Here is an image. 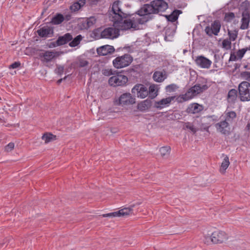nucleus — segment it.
<instances>
[{
    "instance_id": "f257e3e1",
    "label": "nucleus",
    "mask_w": 250,
    "mask_h": 250,
    "mask_svg": "<svg viewBox=\"0 0 250 250\" xmlns=\"http://www.w3.org/2000/svg\"><path fill=\"white\" fill-rule=\"evenodd\" d=\"M168 8L167 3L164 0H154L150 4L144 5L141 8L143 14H157L165 11Z\"/></svg>"
},
{
    "instance_id": "f03ea898",
    "label": "nucleus",
    "mask_w": 250,
    "mask_h": 250,
    "mask_svg": "<svg viewBox=\"0 0 250 250\" xmlns=\"http://www.w3.org/2000/svg\"><path fill=\"white\" fill-rule=\"evenodd\" d=\"M208 88V86L206 84H197L189 89L185 94L180 96V99H182V101L180 100V102L189 100Z\"/></svg>"
},
{
    "instance_id": "7ed1b4c3",
    "label": "nucleus",
    "mask_w": 250,
    "mask_h": 250,
    "mask_svg": "<svg viewBox=\"0 0 250 250\" xmlns=\"http://www.w3.org/2000/svg\"><path fill=\"white\" fill-rule=\"evenodd\" d=\"M136 103V99L130 93H124L114 100L115 105L127 107Z\"/></svg>"
},
{
    "instance_id": "20e7f679",
    "label": "nucleus",
    "mask_w": 250,
    "mask_h": 250,
    "mask_svg": "<svg viewBox=\"0 0 250 250\" xmlns=\"http://www.w3.org/2000/svg\"><path fill=\"white\" fill-rule=\"evenodd\" d=\"M121 2L119 0L115 1L112 7V14H110V20L113 21H119L121 19L126 18L127 14L122 11L120 7Z\"/></svg>"
},
{
    "instance_id": "39448f33",
    "label": "nucleus",
    "mask_w": 250,
    "mask_h": 250,
    "mask_svg": "<svg viewBox=\"0 0 250 250\" xmlns=\"http://www.w3.org/2000/svg\"><path fill=\"white\" fill-rule=\"evenodd\" d=\"M133 58L129 54H126L116 57L113 61V65L117 69L128 66L132 62Z\"/></svg>"
},
{
    "instance_id": "423d86ee",
    "label": "nucleus",
    "mask_w": 250,
    "mask_h": 250,
    "mask_svg": "<svg viewBox=\"0 0 250 250\" xmlns=\"http://www.w3.org/2000/svg\"><path fill=\"white\" fill-rule=\"evenodd\" d=\"M113 26L117 28L119 30H126L131 28L137 29L136 22L135 20L126 19L123 21V19L119 21L113 22Z\"/></svg>"
},
{
    "instance_id": "0eeeda50",
    "label": "nucleus",
    "mask_w": 250,
    "mask_h": 250,
    "mask_svg": "<svg viewBox=\"0 0 250 250\" xmlns=\"http://www.w3.org/2000/svg\"><path fill=\"white\" fill-rule=\"evenodd\" d=\"M239 98L241 101H250V83L248 82H243L238 86Z\"/></svg>"
},
{
    "instance_id": "6e6552de",
    "label": "nucleus",
    "mask_w": 250,
    "mask_h": 250,
    "mask_svg": "<svg viewBox=\"0 0 250 250\" xmlns=\"http://www.w3.org/2000/svg\"><path fill=\"white\" fill-rule=\"evenodd\" d=\"M127 82V77L120 73L111 77L108 80L109 84L114 87L124 86Z\"/></svg>"
},
{
    "instance_id": "1a4fd4ad",
    "label": "nucleus",
    "mask_w": 250,
    "mask_h": 250,
    "mask_svg": "<svg viewBox=\"0 0 250 250\" xmlns=\"http://www.w3.org/2000/svg\"><path fill=\"white\" fill-rule=\"evenodd\" d=\"M119 35V31L115 26L105 28L101 32V38L113 39L117 38Z\"/></svg>"
},
{
    "instance_id": "9d476101",
    "label": "nucleus",
    "mask_w": 250,
    "mask_h": 250,
    "mask_svg": "<svg viewBox=\"0 0 250 250\" xmlns=\"http://www.w3.org/2000/svg\"><path fill=\"white\" fill-rule=\"evenodd\" d=\"M131 92L138 98H145L148 94L147 87L142 84H136L131 89Z\"/></svg>"
},
{
    "instance_id": "9b49d317",
    "label": "nucleus",
    "mask_w": 250,
    "mask_h": 250,
    "mask_svg": "<svg viewBox=\"0 0 250 250\" xmlns=\"http://www.w3.org/2000/svg\"><path fill=\"white\" fill-rule=\"evenodd\" d=\"M228 238L227 234L223 231L216 230L211 234L212 243H221L226 241Z\"/></svg>"
},
{
    "instance_id": "f8f14e48",
    "label": "nucleus",
    "mask_w": 250,
    "mask_h": 250,
    "mask_svg": "<svg viewBox=\"0 0 250 250\" xmlns=\"http://www.w3.org/2000/svg\"><path fill=\"white\" fill-rule=\"evenodd\" d=\"M217 132L223 135H229L230 132L229 124L226 121H222L215 125Z\"/></svg>"
},
{
    "instance_id": "ddd939ff",
    "label": "nucleus",
    "mask_w": 250,
    "mask_h": 250,
    "mask_svg": "<svg viewBox=\"0 0 250 250\" xmlns=\"http://www.w3.org/2000/svg\"><path fill=\"white\" fill-rule=\"evenodd\" d=\"M195 61L197 65L202 68L208 69L212 64L210 60L203 56H197Z\"/></svg>"
},
{
    "instance_id": "4468645a",
    "label": "nucleus",
    "mask_w": 250,
    "mask_h": 250,
    "mask_svg": "<svg viewBox=\"0 0 250 250\" xmlns=\"http://www.w3.org/2000/svg\"><path fill=\"white\" fill-rule=\"evenodd\" d=\"M221 24L218 21H215L210 26H207L205 32L209 36L212 35H217L220 31Z\"/></svg>"
},
{
    "instance_id": "2eb2a0df",
    "label": "nucleus",
    "mask_w": 250,
    "mask_h": 250,
    "mask_svg": "<svg viewBox=\"0 0 250 250\" xmlns=\"http://www.w3.org/2000/svg\"><path fill=\"white\" fill-rule=\"evenodd\" d=\"M175 98V96H171L162 99L160 101L155 102L154 106L157 109H161L169 106L171 102L174 100Z\"/></svg>"
},
{
    "instance_id": "dca6fc26",
    "label": "nucleus",
    "mask_w": 250,
    "mask_h": 250,
    "mask_svg": "<svg viewBox=\"0 0 250 250\" xmlns=\"http://www.w3.org/2000/svg\"><path fill=\"white\" fill-rule=\"evenodd\" d=\"M132 213V209L130 208H124L120 209L118 211L112 213L104 214L103 215L104 217H110V216H127Z\"/></svg>"
},
{
    "instance_id": "f3484780",
    "label": "nucleus",
    "mask_w": 250,
    "mask_h": 250,
    "mask_svg": "<svg viewBox=\"0 0 250 250\" xmlns=\"http://www.w3.org/2000/svg\"><path fill=\"white\" fill-rule=\"evenodd\" d=\"M37 33L41 37L47 38L52 36L53 34V30L50 27L44 26L39 29Z\"/></svg>"
},
{
    "instance_id": "a211bd4d",
    "label": "nucleus",
    "mask_w": 250,
    "mask_h": 250,
    "mask_svg": "<svg viewBox=\"0 0 250 250\" xmlns=\"http://www.w3.org/2000/svg\"><path fill=\"white\" fill-rule=\"evenodd\" d=\"M57 56H58V52L52 51H46L44 53L40 54V57L43 58L42 61L45 62H49L51 61Z\"/></svg>"
},
{
    "instance_id": "6ab92c4d",
    "label": "nucleus",
    "mask_w": 250,
    "mask_h": 250,
    "mask_svg": "<svg viewBox=\"0 0 250 250\" xmlns=\"http://www.w3.org/2000/svg\"><path fill=\"white\" fill-rule=\"evenodd\" d=\"M97 51L99 55L105 56L113 53L114 51V48L112 46L106 45L98 48Z\"/></svg>"
},
{
    "instance_id": "aec40b11",
    "label": "nucleus",
    "mask_w": 250,
    "mask_h": 250,
    "mask_svg": "<svg viewBox=\"0 0 250 250\" xmlns=\"http://www.w3.org/2000/svg\"><path fill=\"white\" fill-rule=\"evenodd\" d=\"M203 109V106L197 103L190 104L187 109V112L189 114H196Z\"/></svg>"
},
{
    "instance_id": "412c9836",
    "label": "nucleus",
    "mask_w": 250,
    "mask_h": 250,
    "mask_svg": "<svg viewBox=\"0 0 250 250\" xmlns=\"http://www.w3.org/2000/svg\"><path fill=\"white\" fill-rule=\"evenodd\" d=\"M242 17L240 29L242 30L247 29L249 27L250 15L248 13H242Z\"/></svg>"
},
{
    "instance_id": "4be33fe9",
    "label": "nucleus",
    "mask_w": 250,
    "mask_h": 250,
    "mask_svg": "<svg viewBox=\"0 0 250 250\" xmlns=\"http://www.w3.org/2000/svg\"><path fill=\"white\" fill-rule=\"evenodd\" d=\"M138 16L136 18H133L135 21L136 22L137 29L138 28V24H143L147 21L148 17L150 14H143L141 12V9L138 11Z\"/></svg>"
},
{
    "instance_id": "5701e85b",
    "label": "nucleus",
    "mask_w": 250,
    "mask_h": 250,
    "mask_svg": "<svg viewBox=\"0 0 250 250\" xmlns=\"http://www.w3.org/2000/svg\"><path fill=\"white\" fill-rule=\"evenodd\" d=\"M73 39L72 35L70 33H66L62 36H60L57 40L58 45H63Z\"/></svg>"
},
{
    "instance_id": "b1692460",
    "label": "nucleus",
    "mask_w": 250,
    "mask_h": 250,
    "mask_svg": "<svg viewBox=\"0 0 250 250\" xmlns=\"http://www.w3.org/2000/svg\"><path fill=\"white\" fill-rule=\"evenodd\" d=\"M197 122V121L195 120L193 123L188 122L184 123L183 129L188 130L194 134L199 130L198 128L196 126V123Z\"/></svg>"
},
{
    "instance_id": "393cba45",
    "label": "nucleus",
    "mask_w": 250,
    "mask_h": 250,
    "mask_svg": "<svg viewBox=\"0 0 250 250\" xmlns=\"http://www.w3.org/2000/svg\"><path fill=\"white\" fill-rule=\"evenodd\" d=\"M151 105V101L146 99L141 102L138 104L137 109L141 111H144L150 108Z\"/></svg>"
},
{
    "instance_id": "a878e982",
    "label": "nucleus",
    "mask_w": 250,
    "mask_h": 250,
    "mask_svg": "<svg viewBox=\"0 0 250 250\" xmlns=\"http://www.w3.org/2000/svg\"><path fill=\"white\" fill-rule=\"evenodd\" d=\"M236 117V114L234 111H226L224 114V118L227 123H231Z\"/></svg>"
},
{
    "instance_id": "bb28decb",
    "label": "nucleus",
    "mask_w": 250,
    "mask_h": 250,
    "mask_svg": "<svg viewBox=\"0 0 250 250\" xmlns=\"http://www.w3.org/2000/svg\"><path fill=\"white\" fill-rule=\"evenodd\" d=\"M237 98V91L236 89L230 90L228 94L227 100L229 103H234Z\"/></svg>"
},
{
    "instance_id": "cd10ccee",
    "label": "nucleus",
    "mask_w": 250,
    "mask_h": 250,
    "mask_svg": "<svg viewBox=\"0 0 250 250\" xmlns=\"http://www.w3.org/2000/svg\"><path fill=\"white\" fill-rule=\"evenodd\" d=\"M64 19L65 18L62 14L58 13L52 18L51 23L54 25L60 24L63 21Z\"/></svg>"
},
{
    "instance_id": "c85d7f7f",
    "label": "nucleus",
    "mask_w": 250,
    "mask_h": 250,
    "mask_svg": "<svg viewBox=\"0 0 250 250\" xmlns=\"http://www.w3.org/2000/svg\"><path fill=\"white\" fill-rule=\"evenodd\" d=\"M166 78L165 74L161 71L155 72L153 76L154 80L157 82H162Z\"/></svg>"
},
{
    "instance_id": "c756f323",
    "label": "nucleus",
    "mask_w": 250,
    "mask_h": 250,
    "mask_svg": "<svg viewBox=\"0 0 250 250\" xmlns=\"http://www.w3.org/2000/svg\"><path fill=\"white\" fill-rule=\"evenodd\" d=\"M240 11L242 13H250V4L248 0H245L240 5L239 8Z\"/></svg>"
},
{
    "instance_id": "7c9ffc66",
    "label": "nucleus",
    "mask_w": 250,
    "mask_h": 250,
    "mask_svg": "<svg viewBox=\"0 0 250 250\" xmlns=\"http://www.w3.org/2000/svg\"><path fill=\"white\" fill-rule=\"evenodd\" d=\"M229 159L228 156H226L221 164V167L220 168V171L222 173H225L226 170L227 169L229 165Z\"/></svg>"
},
{
    "instance_id": "2f4dec72",
    "label": "nucleus",
    "mask_w": 250,
    "mask_h": 250,
    "mask_svg": "<svg viewBox=\"0 0 250 250\" xmlns=\"http://www.w3.org/2000/svg\"><path fill=\"white\" fill-rule=\"evenodd\" d=\"M182 12L179 10H174L170 15L167 16L166 17L168 21L171 22H174L177 20L178 18V16Z\"/></svg>"
},
{
    "instance_id": "473e14b6",
    "label": "nucleus",
    "mask_w": 250,
    "mask_h": 250,
    "mask_svg": "<svg viewBox=\"0 0 250 250\" xmlns=\"http://www.w3.org/2000/svg\"><path fill=\"white\" fill-rule=\"evenodd\" d=\"M150 97L152 98H155L158 95V87L156 85L152 84L150 85L148 90Z\"/></svg>"
},
{
    "instance_id": "72a5a7b5",
    "label": "nucleus",
    "mask_w": 250,
    "mask_h": 250,
    "mask_svg": "<svg viewBox=\"0 0 250 250\" xmlns=\"http://www.w3.org/2000/svg\"><path fill=\"white\" fill-rule=\"evenodd\" d=\"M238 30H228V35L229 36V39L232 42L235 41L238 37Z\"/></svg>"
},
{
    "instance_id": "f704fd0d",
    "label": "nucleus",
    "mask_w": 250,
    "mask_h": 250,
    "mask_svg": "<svg viewBox=\"0 0 250 250\" xmlns=\"http://www.w3.org/2000/svg\"><path fill=\"white\" fill-rule=\"evenodd\" d=\"M159 151L162 157H167L170 154V147L168 146H163L160 148Z\"/></svg>"
},
{
    "instance_id": "c9c22d12",
    "label": "nucleus",
    "mask_w": 250,
    "mask_h": 250,
    "mask_svg": "<svg viewBox=\"0 0 250 250\" xmlns=\"http://www.w3.org/2000/svg\"><path fill=\"white\" fill-rule=\"evenodd\" d=\"M42 138L45 143H48L55 140L56 136L51 133H46L42 136Z\"/></svg>"
},
{
    "instance_id": "e433bc0d",
    "label": "nucleus",
    "mask_w": 250,
    "mask_h": 250,
    "mask_svg": "<svg viewBox=\"0 0 250 250\" xmlns=\"http://www.w3.org/2000/svg\"><path fill=\"white\" fill-rule=\"evenodd\" d=\"M82 39L83 37L81 35H78L69 43V46L71 47H75L77 46L79 44Z\"/></svg>"
},
{
    "instance_id": "4c0bfd02",
    "label": "nucleus",
    "mask_w": 250,
    "mask_h": 250,
    "mask_svg": "<svg viewBox=\"0 0 250 250\" xmlns=\"http://www.w3.org/2000/svg\"><path fill=\"white\" fill-rule=\"evenodd\" d=\"M231 42L229 39H224L222 42V47L225 49L229 50L231 48Z\"/></svg>"
},
{
    "instance_id": "58836bf2",
    "label": "nucleus",
    "mask_w": 250,
    "mask_h": 250,
    "mask_svg": "<svg viewBox=\"0 0 250 250\" xmlns=\"http://www.w3.org/2000/svg\"><path fill=\"white\" fill-rule=\"evenodd\" d=\"M249 50L248 47L239 49L236 52H235L237 57L239 60H241L244 57L246 52Z\"/></svg>"
},
{
    "instance_id": "ea45409f",
    "label": "nucleus",
    "mask_w": 250,
    "mask_h": 250,
    "mask_svg": "<svg viewBox=\"0 0 250 250\" xmlns=\"http://www.w3.org/2000/svg\"><path fill=\"white\" fill-rule=\"evenodd\" d=\"M179 88L178 86L176 84L172 83L167 86L166 89L168 92H174Z\"/></svg>"
},
{
    "instance_id": "a19ab883",
    "label": "nucleus",
    "mask_w": 250,
    "mask_h": 250,
    "mask_svg": "<svg viewBox=\"0 0 250 250\" xmlns=\"http://www.w3.org/2000/svg\"><path fill=\"white\" fill-rule=\"evenodd\" d=\"M235 17V15L232 12H229L226 13L225 17H224V20L227 22H230Z\"/></svg>"
},
{
    "instance_id": "79ce46f5",
    "label": "nucleus",
    "mask_w": 250,
    "mask_h": 250,
    "mask_svg": "<svg viewBox=\"0 0 250 250\" xmlns=\"http://www.w3.org/2000/svg\"><path fill=\"white\" fill-rule=\"evenodd\" d=\"M96 22V19L94 17H91L86 20L87 27H90Z\"/></svg>"
},
{
    "instance_id": "37998d69",
    "label": "nucleus",
    "mask_w": 250,
    "mask_h": 250,
    "mask_svg": "<svg viewBox=\"0 0 250 250\" xmlns=\"http://www.w3.org/2000/svg\"><path fill=\"white\" fill-rule=\"evenodd\" d=\"M14 143L11 142L5 146V151L6 152H10L14 148Z\"/></svg>"
},
{
    "instance_id": "c03bdc74",
    "label": "nucleus",
    "mask_w": 250,
    "mask_h": 250,
    "mask_svg": "<svg viewBox=\"0 0 250 250\" xmlns=\"http://www.w3.org/2000/svg\"><path fill=\"white\" fill-rule=\"evenodd\" d=\"M81 8L80 4L76 2L70 6V9L72 11H76Z\"/></svg>"
},
{
    "instance_id": "a18cd8bd",
    "label": "nucleus",
    "mask_w": 250,
    "mask_h": 250,
    "mask_svg": "<svg viewBox=\"0 0 250 250\" xmlns=\"http://www.w3.org/2000/svg\"><path fill=\"white\" fill-rule=\"evenodd\" d=\"M241 77L246 80H250V72L245 71L241 74Z\"/></svg>"
},
{
    "instance_id": "49530a36",
    "label": "nucleus",
    "mask_w": 250,
    "mask_h": 250,
    "mask_svg": "<svg viewBox=\"0 0 250 250\" xmlns=\"http://www.w3.org/2000/svg\"><path fill=\"white\" fill-rule=\"evenodd\" d=\"M102 73L104 76H109L112 74V71L111 69H105L103 70Z\"/></svg>"
},
{
    "instance_id": "de8ad7c7",
    "label": "nucleus",
    "mask_w": 250,
    "mask_h": 250,
    "mask_svg": "<svg viewBox=\"0 0 250 250\" xmlns=\"http://www.w3.org/2000/svg\"><path fill=\"white\" fill-rule=\"evenodd\" d=\"M238 60H239L238 59V58L237 57V55L235 53V52H232V53H231L230 55V57H229V61H238Z\"/></svg>"
},
{
    "instance_id": "09e8293b",
    "label": "nucleus",
    "mask_w": 250,
    "mask_h": 250,
    "mask_svg": "<svg viewBox=\"0 0 250 250\" xmlns=\"http://www.w3.org/2000/svg\"><path fill=\"white\" fill-rule=\"evenodd\" d=\"M211 240V235H205L204 236V242L207 243V244H210L212 243Z\"/></svg>"
},
{
    "instance_id": "8fccbe9b",
    "label": "nucleus",
    "mask_w": 250,
    "mask_h": 250,
    "mask_svg": "<svg viewBox=\"0 0 250 250\" xmlns=\"http://www.w3.org/2000/svg\"><path fill=\"white\" fill-rule=\"evenodd\" d=\"M64 67L62 66H58L55 70L56 73L59 75H62L63 73Z\"/></svg>"
},
{
    "instance_id": "3c124183",
    "label": "nucleus",
    "mask_w": 250,
    "mask_h": 250,
    "mask_svg": "<svg viewBox=\"0 0 250 250\" xmlns=\"http://www.w3.org/2000/svg\"><path fill=\"white\" fill-rule=\"evenodd\" d=\"M20 65H21V63L19 62H16L13 63L12 64H11L9 66V68H12V69L17 68L20 67Z\"/></svg>"
},
{
    "instance_id": "603ef678",
    "label": "nucleus",
    "mask_w": 250,
    "mask_h": 250,
    "mask_svg": "<svg viewBox=\"0 0 250 250\" xmlns=\"http://www.w3.org/2000/svg\"><path fill=\"white\" fill-rule=\"evenodd\" d=\"M88 62L85 60H80L79 62V65L80 67H84L87 65Z\"/></svg>"
},
{
    "instance_id": "864d4df0",
    "label": "nucleus",
    "mask_w": 250,
    "mask_h": 250,
    "mask_svg": "<svg viewBox=\"0 0 250 250\" xmlns=\"http://www.w3.org/2000/svg\"><path fill=\"white\" fill-rule=\"evenodd\" d=\"M78 2L80 4V7H81L82 6H83L84 5L85 3V0H80L79 1H78Z\"/></svg>"
},
{
    "instance_id": "5fc2aeb1",
    "label": "nucleus",
    "mask_w": 250,
    "mask_h": 250,
    "mask_svg": "<svg viewBox=\"0 0 250 250\" xmlns=\"http://www.w3.org/2000/svg\"><path fill=\"white\" fill-rule=\"evenodd\" d=\"M70 19V16H69V15H67L65 17V19L66 21H69Z\"/></svg>"
},
{
    "instance_id": "6e6d98bb",
    "label": "nucleus",
    "mask_w": 250,
    "mask_h": 250,
    "mask_svg": "<svg viewBox=\"0 0 250 250\" xmlns=\"http://www.w3.org/2000/svg\"><path fill=\"white\" fill-rule=\"evenodd\" d=\"M62 79H61L57 81V83H58V84H59V83H60L62 82Z\"/></svg>"
},
{
    "instance_id": "4d7b16f0",
    "label": "nucleus",
    "mask_w": 250,
    "mask_h": 250,
    "mask_svg": "<svg viewBox=\"0 0 250 250\" xmlns=\"http://www.w3.org/2000/svg\"><path fill=\"white\" fill-rule=\"evenodd\" d=\"M248 50L250 51V46L249 47H248Z\"/></svg>"
}]
</instances>
